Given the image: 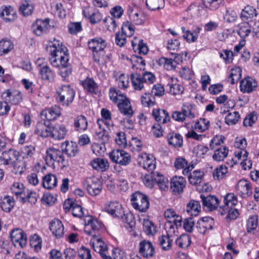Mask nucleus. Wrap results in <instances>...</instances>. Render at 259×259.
I'll list each match as a JSON object with an SVG mask.
<instances>
[{
    "label": "nucleus",
    "mask_w": 259,
    "mask_h": 259,
    "mask_svg": "<svg viewBox=\"0 0 259 259\" xmlns=\"http://www.w3.org/2000/svg\"><path fill=\"white\" fill-rule=\"evenodd\" d=\"M41 114L45 115L46 119L49 121L54 120L61 114L60 108L55 105L51 108L44 110Z\"/></svg>",
    "instance_id": "39"
},
{
    "label": "nucleus",
    "mask_w": 259,
    "mask_h": 259,
    "mask_svg": "<svg viewBox=\"0 0 259 259\" xmlns=\"http://www.w3.org/2000/svg\"><path fill=\"white\" fill-rule=\"evenodd\" d=\"M49 49L51 57L49 61L54 67L60 68L69 62V54L67 48L59 40L54 39L49 43Z\"/></svg>",
    "instance_id": "1"
},
{
    "label": "nucleus",
    "mask_w": 259,
    "mask_h": 259,
    "mask_svg": "<svg viewBox=\"0 0 259 259\" xmlns=\"http://www.w3.org/2000/svg\"><path fill=\"white\" fill-rule=\"evenodd\" d=\"M0 17L6 22L13 21L16 18V12L11 6H3L0 9Z\"/></svg>",
    "instance_id": "30"
},
{
    "label": "nucleus",
    "mask_w": 259,
    "mask_h": 259,
    "mask_svg": "<svg viewBox=\"0 0 259 259\" xmlns=\"http://www.w3.org/2000/svg\"><path fill=\"white\" fill-rule=\"evenodd\" d=\"M228 167L226 165H221L217 167L212 174L213 179L219 180L224 178L228 173Z\"/></svg>",
    "instance_id": "56"
},
{
    "label": "nucleus",
    "mask_w": 259,
    "mask_h": 259,
    "mask_svg": "<svg viewBox=\"0 0 259 259\" xmlns=\"http://www.w3.org/2000/svg\"><path fill=\"white\" fill-rule=\"evenodd\" d=\"M67 130L63 124H57L51 127L50 136L56 140L64 139L67 134Z\"/></svg>",
    "instance_id": "31"
},
{
    "label": "nucleus",
    "mask_w": 259,
    "mask_h": 259,
    "mask_svg": "<svg viewBox=\"0 0 259 259\" xmlns=\"http://www.w3.org/2000/svg\"><path fill=\"white\" fill-rule=\"evenodd\" d=\"M110 100L116 104L120 113L127 117H131L134 114V111L129 99L119 91L111 88L109 92Z\"/></svg>",
    "instance_id": "3"
},
{
    "label": "nucleus",
    "mask_w": 259,
    "mask_h": 259,
    "mask_svg": "<svg viewBox=\"0 0 259 259\" xmlns=\"http://www.w3.org/2000/svg\"><path fill=\"white\" fill-rule=\"evenodd\" d=\"M39 74L42 80L52 82L55 77V72L47 64L39 65Z\"/></svg>",
    "instance_id": "25"
},
{
    "label": "nucleus",
    "mask_w": 259,
    "mask_h": 259,
    "mask_svg": "<svg viewBox=\"0 0 259 259\" xmlns=\"http://www.w3.org/2000/svg\"><path fill=\"white\" fill-rule=\"evenodd\" d=\"M155 183L158 185L161 191H165L168 189V179L163 175L156 172V178H155Z\"/></svg>",
    "instance_id": "53"
},
{
    "label": "nucleus",
    "mask_w": 259,
    "mask_h": 259,
    "mask_svg": "<svg viewBox=\"0 0 259 259\" xmlns=\"http://www.w3.org/2000/svg\"><path fill=\"white\" fill-rule=\"evenodd\" d=\"M224 201L225 205L220 206L221 209L225 208H232L238 203V199L234 193H228L224 196Z\"/></svg>",
    "instance_id": "45"
},
{
    "label": "nucleus",
    "mask_w": 259,
    "mask_h": 259,
    "mask_svg": "<svg viewBox=\"0 0 259 259\" xmlns=\"http://www.w3.org/2000/svg\"><path fill=\"white\" fill-rule=\"evenodd\" d=\"M241 69L240 67H235L231 69V73L228 78V81L231 84H235L241 77Z\"/></svg>",
    "instance_id": "61"
},
{
    "label": "nucleus",
    "mask_w": 259,
    "mask_h": 259,
    "mask_svg": "<svg viewBox=\"0 0 259 259\" xmlns=\"http://www.w3.org/2000/svg\"><path fill=\"white\" fill-rule=\"evenodd\" d=\"M174 238L166 235H162L158 238L159 244L164 250H169L171 248Z\"/></svg>",
    "instance_id": "50"
},
{
    "label": "nucleus",
    "mask_w": 259,
    "mask_h": 259,
    "mask_svg": "<svg viewBox=\"0 0 259 259\" xmlns=\"http://www.w3.org/2000/svg\"><path fill=\"white\" fill-rule=\"evenodd\" d=\"M214 224L213 218L209 217H204L197 221L196 228L200 233L204 234L207 231L213 229Z\"/></svg>",
    "instance_id": "20"
},
{
    "label": "nucleus",
    "mask_w": 259,
    "mask_h": 259,
    "mask_svg": "<svg viewBox=\"0 0 259 259\" xmlns=\"http://www.w3.org/2000/svg\"><path fill=\"white\" fill-rule=\"evenodd\" d=\"M237 32L241 38H245L251 32V27L248 22L241 23L239 24Z\"/></svg>",
    "instance_id": "55"
},
{
    "label": "nucleus",
    "mask_w": 259,
    "mask_h": 259,
    "mask_svg": "<svg viewBox=\"0 0 259 259\" xmlns=\"http://www.w3.org/2000/svg\"><path fill=\"white\" fill-rule=\"evenodd\" d=\"M181 29L183 33L184 39L188 43L196 42L201 30L199 26L195 27L192 31L186 30L184 26H182Z\"/></svg>",
    "instance_id": "23"
},
{
    "label": "nucleus",
    "mask_w": 259,
    "mask_h": 259,
    "mask_svg": "<svg viewBox=\"0 0 259 259\" xmlns=\"http://www.w3.org/2000/svg\"><path fill=\"white\" fill-rule=\"evenodd\" d=\"M106 40L101 37H96L90 40L88 46L93 52V57L96 62L99 63L104 56V50L106 47Z\"/></svg>",
    "instance_id": "7"
},
{
    "label": "nucleus",
    "mask_w": 259,
    "mask_h": 259,
    "mask_svg": "<svg viewBox=\"0 0 259 259\" xmlns=\"http://www.w3.org/2000/svg\"><path fill=\"white\" fill-rule=\"evenodd\" d=\"M14 48V45L10 40L2 39L0 41V55L8 53Z\"/></svg>",
    "instance_id": "54"
},
{
    "label": "nucleus",
    "mask_w": 259,
    "mask_h": 259,
    "mask_svg": "<svg viewBox=\"0 0 259 259\" xmlns=\"http://www.w3.org/2000/svg\"><path fill=\"white\" fill-rule=\"evenodd\" d=\"M2 98L8 103L13 105H19L23 100L21 92L15 89L7 90L3 93Z\"/></svg>",
    "instance_id": "11"
},
{
    "label": "nucleus",
    "mask_w": 259,
    "mask_h": 259,
    "mask_svg": "<svg viewBox=\"0 0 259 259\" xmlns=\"http://www.w3.org/2000/svg\"><path fill=\"white\" fill-rule=\"evenodd\" d=\"M20 12L23 15L26 16L32 14L34 10V5H32L30 1L23 2L19 8Z\"/></svg>",
    "instance_id": "59"
},
{
    "label": "nucleus",
    "mask_w": 259,
    "mask_h": 259,
    "mask_svg": "<svg viewBox=\"0 0 259 259\" xmlns=\"http://www.w3.org/2000/svg\"><path fill=\"white\" fill-rule=\"evenodd\" d=\"M139 164L144 169L153 172L156 168V160L152 154H145L139 161Z\"/></svg>",
    "instance_id": "21"
},
{
    "label": "nucleus",
    "mask_w": 259,
    "mask_h": 259,
    "mask_svg": "<svg viewBox=\"0 0 259 259\" xmlns=\"http://www.w3.org/2000/svg\"><path fill=\"white\" fill-rule=\"evenodd\" d=\"M19 152L14 149H10L3 152L0 156V163L4 165H12L15 173L21 174L26 168L25 161L20 159Z\"/></svg>",
    "instance_id": "2"
},
{
    "label": "nucleus",
    "mask_w": 259,
    "mask_h": 259,
    "mask_svg": "<svg viewBox=\"0 0 259 259\" xmlns=\"http://www.w3.org/2000/svg\"><path fill=\"white\" fill-rule=\"evenodd\" d=\"M236 189L239 195L245 198L252 193V188L250 183L246 180H240L236 187Z\"/></svg>",
    "instance_id": "26"
},
{
    "label": "nucleus",
    "mask_w": 259,
    "mask_h": 259,
    "mask_svg": "<svg viewBox=\"0 0 259 259\" xmlns=\"http://www.w3.org/2000/svg\"><path fill=\"white\" fill-rule=\"evenodd\" d=\"M139 252L143 257L148 258L154 256L155 248L151 241L143 240L139 243Z\"/></svg>",
    "instance_id": "14"
},
{
    "label": "nucleus",
    "mask_w": 259,
    "mask_h": 259,
    "mask_svg": "<svg viewBox=\"0 0 259 259\" xmlns=\"http://www.w3.org/2000/svg\"><path fill=\"white\" fill-rule=\"evenodd\" d=\"M73 126L76 131L81 133L85 131L88 127V120L84 115L76 116L73 121Z\"/></svg>",
    "instance_id": "33"
},
{
    "label": "nucleus",
    "mask_w": 259,
    "mask_h": 259,
    "mask_svg": "<svg viewBox=\"0 0 259 259\" xmlns=\"http://www.w3.org/2000/svg\"><path fill=\"white\" fill-rule=\"evenodd\" d=\"M169 86L168 93L171 95L176 96L183 94L184 91V87L179 83H168Z\"/></svg>",
    "instance_id": "63"
},
{
    "label": "nucleus",
    "mask_w": 259,
    "mask_h": 259,
    "mask_svg": "<svg viewBox=\"0 0 259 259\" xmlns=\"http://www.w3.org/2000/svg\"><path fill=\"white\" fill-rule=\"evenodd\" d=\"M159 64L160 66H163L167 70H171L176 67L175 62L172 59L165 57H161L159 59Z\"/></svg>",
    "instance_id": "64"
},
{
    "label": "nucleus",
    "mask_w": 259,
    "mask_h": 259,
    "mask_svg": "<svg viewBox=\"0 0 259 259\" xmlns=\"http://www.w3.org/2000/svg\"><path fill=\"white\" fill-rule=\"evenodd\" d=\"M210 125L209 121L205 118H201L194 125V128L198 132H203L207 130Z\"/></svg>",
    "instance_id": "58"
},
{
    "label": "nucleus",
    "mask_w": 259,
    "mask_h": 259,
    "mask_svg": "<svg viewBox=\"0 0 259 259\" xmlns=\"http://www.w3.org/2000/svg\"><path fill=\"white\" fill-rule=\"evenodd\" d=\"M45 161L49 166L55 167L56 165H57L62 168L66 166L68 162L62 150L53 147H50L47 149Z\"/></svg>",
    "instance_id": "5"
},
{
    "label": "nucleus",
    "mask_w": 259,
    "mask_h": 259,
    "mask_svg": "<svg viewBox=\"0 0 259 259\" xmlns=\"http://www.w3.org/2000/svg\"><path fill=\"white\" fill-rule=\"evenodd\" d=\"M174 165L177 169H182L183 174L185 176L188 175L194 168L193 164H188L187 160L182 157H179L176 159Z\"/></svg>",
    "instance_id": "28"
},
{
    "label": "nucleus",
    "mask_w": 259,
    "mask_h": 259,
    "mask_svg": "<svg viewBox=\"0 0 259 259\" xmlns=\"http://www.w3.org/2000/svg\"><path fill=\"white\" fill-rule=\"evenodd\" d=\"M105 211L114 218L122 217L123 210L122 206L117 201H111L105 207Z\"/></svg>",
    "instance_id": "22"
},
{
    "label": "nucleus",
    "mask_w": 259,
    "mask_h": 259,
    "mask_svg": "<svg viewBox=\"0 0 259 259\" xmlns=\"http://www.w3.org/2000/svg\"><path fill=\"white\" fill-rule=\"evenodd\" d=\"M49 22V18L36 20L32 26L34 33L37 36H41L48 33L51 28Z\"/></svg>",
    "instance_id": "15"
},
{
    "label": "nucleus",
    "mask_w": 259,
    "mask_h": 259,
    "mask_svg": "<svg viewBox=\"0 0 259 259\" xmlns=\"http://www.w3.org/2000/svg\"><path fill=\"white\" fill-rule=\"evenodd\" d=\"M186 184V181L185 178L176 176L171 180L170 188L174 193L180 194L183 191Z\"/></svg>",
    "instance_id": "29"
},
{
    "label": "nucleus",
    "mask_w": 259,
    "mask_h": 259,
    "mask_svg": "<svg viewBox=\"0 0 259 259\" xmlns=\"http://www.w3.org/2000/svg\"><path fill=\"white\" fill-rule=\"evenodd\" d=\"M84 185L88 193L92 196L99 195L102 189L101 182L96 178H89L86 179Z\"/></svg>",
    "instance_id": "13"
},
{
    "label": "nucleus",
    "mask_w": 259,
    "mask_h": 259,
    "mask_svg": "<svg viewBox=\"0 0 259 259\" xmlns=\"http://www.w3.org/2000/svg\"><path fill=\"white\" fill-rule=\"evenodd\" d=\"M110 160L120 165L126 166L131 162V156L130 153L121 149H114L109 153Z\"/></svg>",
    "instance_id": "10"
},
{
    "label": "nucleus",
    "mask_w": 259,
    "mask_h": 259,
    "mask_svg": "<svg viewBox=\"0 0 259 259\" xmlns=\"http://www.w3.org/2000/svg\"><path fill=\"white\" fill-rule=\"evenodd\" d=\"M133 49L135 52L139 54L146 55L148 52V48L147 44L144 42L143 40L135 38L132 41Z\"/></svg>",
    "instance_id": "40"
},
{
    "label": "nucleus",
    "mask_w": 259,
    "mask_h": 259,
    "mask_svg": "<svg viewBox=\"0 0 259 259\" xmlns=\"http://www.w3.org/2000/svg\"><path fill=\"white\" fill-rule=\"evenodd\" d=\"M50 229L56 238H60L63 237L64 227L62 222L59 219H54L50 222Z\"/></svg>",
    "instance_id": "27"
},
{
    "label": "nucleus",
    "mask_w": 259,
    "mask_h": 259,
    "mask_svg": "<svg viewBox=\"0 0 259 259\" xmlns=\"http://www.w3.org/2000/svg\"><path fill=\"white\" fill-rule=\"evenodd\" d=\"M81 84L88 92L95 95L97 94L99 87L93 78L87 77L84 80L81 81Z\"/></svg>",
    "instance_id": "35"
},
{
    "label": "nucleus",
    "mask_w": 259,
    "mask_h": 259,
    "mask_svg": "<svg viewBox=\"0 0 259 259\" xmlns=\"http://www.w3.org/2000/svg\"><path fill=\"white\" fill-rule=\"evenodd\" d=\"M57 179L56 176L52 174H48L45 176L42 179L44 188L51 190L57 186Z\"/></svg>",
    "instance_id": "42"
},
{
    "label": "nucleus",
    "mask_w": 259,
    "mask_h": 259,
    "mask_svg": "<svg viewBox=\"0 0 259 259\" xmlns=\"http://www.w3.org/2000/svg\"><path fill=\"white\" fill-rule=\"evenodd\" d=\"M61 149L63 153H65L69 157H74L79 153V149L77 144L72 141H67L62 143Z\"/></svg>",
    "instance_id": "24"
},
{
    "label": "nucleus",
    "mask_w": 259,
    "mask_h": 259,
    "mask_svg": "<svg viewBox=\"0 0 259 259\" xmlns=\"http://www.w3.org/2000/svg\"><path fill=\"white\" fill-rule=\"evenodd\" d=\"M131 202L133 207L140 212H145L149 208L148 197L140 192H136L132 195Z\"/></svg>",
    "instance_id": "8"
},
{
    "label": "nucleus",
    "mask_w": 259,
    "mask_h": 259,
    "mask_svg": "<svg viewBox=\"0 0 259 259\" xmlns=\"http://www.w3.org/2000/svg\"><path fill=\"white\" fill-rule=\"evenodd\" d=\"M186 211L191 216L196 217L201 211V205L198 201L191 200L187 204Z\"/></svg>",
    "instance_id": "41"
},
{
    "label": "nucleus",
    "mask_w": 259,
    "mask_h": 259,
    "mask_svg": "<svg viewBox=\"0 0 259 259\" xmlns=\"http://www.w3.org/2000/svg\"><path fill=\"white\" fill-rule=\"evenodd\" d=\"M152 114L155 120L159 123L165 124L170 120L169 114L165 110L159 108L154 109Z\"/></svg>",
    "instance_id": "32"
},
{
    "label": "nucleus",
    "mask_w": 259,
    "mask_h": 259,
    "mask_svg": "<svg viewBox=\"0 0 259 259\" xmlns=\"http://www.w3.org/2000/svg\"><path fill=\"white\" fill-rule=\"evenodd\" d=\"M239 87L242 93L249 94L256 90L257 87V82L252 77H247L241 80Z\"/></svg>",
    "instance_id": "19"
},
{
    "label": "nucleus",
    "mask_w": 259,
    "mask_h": 259,
    "mask_svg": "<svg viewBox=\"0 0 259 259\" xmlns=\"http://www.w3.org/2000/svg\"><path fill=\"white\" fill-rule=\"evenodd\" d=\"M127 13L131 21L136 25L143 24L146 20V15L137 8H130Z\"/></svg>",
    "instance_id": "18"
},
{
    "label": "nucleus",
    "mask_w": 259,
    "mask_h": 259,
    "mask_svg": "<svg viewBox=\"0 0 259 259\" xmlns=\"http://www.w3.org/2000/svg\"><path fill=\"white\" fill-rule=\"evenodd\" d=\"M14 203V200L12 197L6 195L2 198L0 206L4 211L9 212L13 207Z\"/></svg>",
    "instance_id": "44"
},
{
    "label": "nucleus",
    "mask_w": 259,
    "mask_h": 259,
    "mask_svg": "<svg viewBox=\"0 0 259 259\" xmlns=\"http://www.w3.org/2000/svg\"><path fill=\"white\" fill-rule=\"evenodd\" d=\"M229 150L226 147H220L214 150L212 158L217 161H223L228 154Z\"/></svg>",
    "instance_id": "49"
},
{
    "label": "nucleus",
    "mask_w": 259,
    "mask_h": 259,
    "mask_svg": "<svg viewBox=\"0 0 259 259\" xmlns=\"http://www.w3.org/2000/svg\"><path fill=\"white\" fill-rule=\"evenodd\" d=\"M75 94V90L70 85H62L56 91L57 100L63 106H68L72 103Z\"/></svg>",
    "instance_id": "6"
},
{
    "label": "nucleus",
    "mask_w": 259,
    "mask_h": 259,
    "mask_svg": "<svg viewBox=\"0 0 259 259\" xmlns=\"http://www.w3.org/2000/svg\"><path fill=\"white\" fill-rule=\"evenodd\" d=\"M155 178H156V172H150L142 177V181L147 187L152 188L155 183Z\"/></svg>",
    "instance_id": "57"
},
{
    "label": "nucleus",
    "mask_w": 259,
    "mask_h": 259,
    "mask_svg": "<svg viewBox=\"0 0 259 259\" xmlns=\"http://www.w3.org/2000/svg\"><path fill=\"white\" fill-rule=\"evenodd\" d=\"M185 118L192 119L195 117V112L194 106L189 103H184L182 107Z\"/></svg>",
    "instance_id": "52"
},
{
    "label": "nucleus",
    "mask_w": 259,
    "mask_h": 259,
    "mask_svg": "<svg viewBox=\"0 0 259 259\" xmlns=\"http://www.w3.org/2000/svg\"><path fill=\"white\" fill-rule=\"evenodd\" d=\"M191 243V237L187 234H182L176 240V244L180 248H186Z\"/></svg>",
    "instance_id": "51"
},
{
    "label": "nucleus",
    "mask_w": 259,
    "mask_h": 259,
    "mask_svg": "<svg viewBox=\"0 0 259 259\" xmlns=\"http://www.w3.org/2000/svg\"><path fill=\"white\" fill-rule=\"evenodd\" d=\"M143 69V71L142 73L136 72L130 75L132 86L137 91L145 89L149 84L153 83L156 80V77L153 73L144 71V68Z\"/></svg>",
    "instance_id": "4"
},
{
    "label": "nucleus",
    "mask_w": 259,
    "mask_h": 259,
    "mask_svg": "<svg viewBox=\"0 0 259 259\" xmlns=\"http://www.w3.org/2000/svg\"><path fill=\"white\" fill-rule=\"evenodd\" d=\"M190 183L193 185H197L200 184L203 179L204 174L203 171L196 170L193 172L187 175Z\"/></svg>",
    "instance_id": "43"
},
{
    "label": "nucleus",
    "mask_w": 259,
    "mask_h": 259,
    "mask_svg": "<svg viewBox=\"0 0 259 259\" xmlns=\"http://www.w3.org/2000/svg\"><path fill=\"white\" fill-rule=\"evenodd\" d=\"M202 2L205 8L211 11H215L225 4L224 0H202Z\"/></svg>",
    "instance_id": "47"
},
{
    "label": "nucleus",
    "mask_w": 259,
    "mask_h": 259,
    "mask_svg": "<svg viewBox=\"0 0 259 259\" xmlns=\"http://www.w3.org/2000/svg\"><path fill=\"white\" fill-rule=\"evenodd\" d=\"M104 230L103 223L96 218L90 217L87 221L84 226V232L93 237H97Z\"/></svg>",
    "instance_id": "9"
},
{
    "label": "nucleus",
    "mask_w": 259,
    "mask_h": 259,
    "mask_svg": "<svg viewBox=\"0 0 259 259\" xmlns=\"http://www.w3.org/2000/svg\"><path fill=\"white\" fill-rule=\"evenodd\" d=\"M11 237L15 246L24 247L27 243V237L24 232L20 229H15L11 232Z\"/></svg>",
    "instance_id": "16"
},
{
    "label": "nucleus",
    "mask_w": 259,
    "mask_h": 259,
    "mask_svg": "<svg viewBox=\"0 0 259 259\" xmlns=\"http://www.w3.org/2000/svg\"><path fill=\"white\" fill-rule=\"evenodd\" d=\"M182 223L181 217H177L172 222L168 221L165 224L166 236L174 238L179 234L178 228L181 227Z\"/></svg>",
    "instance_id": "12"
},
{
    "label": "nucleus",
    "mask_w": 259,
    "mask_h": 259,
    "mask_svg": "<svg viewBox=\"0 0 259 259\" xmlns=\"http://www.w3.org/2000/svg\"><path fill=\"white\" fill-rule=\"evenodd\" d=\"M257 16L256 10L252 7L247 6L242 10L241 13V18L243 20H247Z\"/></svg>",
    "instance_id": "48"
},
{
    "label": "nucleus",
    "mask_w": 259,
    "mask_h": 259,
    "mask_svg": "<svg viewBox=\"0 0 259 259\" xmlns=\"http://www.w3.org/2000/svg\"><path fill=\"white\" fill-rule=\"evenodd\" d=\"M147 8L151 11H157L164 7V0H146Z\"/></svg>",
    "instance_id": "46"
},
{
    "label": "nucleus",
    "mask_w": 259,
    "mask_h": 259,
    "mask_svg": "<svg viewBox=\"0 0 259 259\" xmlns=\"http://www.w3.org/2000/svg\"><path fill=\"white\" fill-rule=\"evenodd\" d=\"M90 244L94 250L99 252L100 254L101 253L107 252L108 247L107 244L100 238H98L97 237H93L90 241Z\"/></svg>",
    "instance_id": "38"
},
{
    "label": "nucleus",
    "mask_w": 259,
    "mask_h": 259,
    "mask_svg": "<svg viewBox=\"0 0 259 259\" xmlns=\"http://www.w3.org/2000/svg\"><path fill=\"white\" fill-rule=\"evenodd\" d=\"M143 230L147 235H153L156 233V228L153 223L148 220L143 221Z\"/></svg>",
    "instance_id": "62"
},
{
    "label": "nucleus",
    "mask_w": 259,
    "mask_h": 259,
    "mask_svg": "<svg viewBox=\"0 0 259 259\" xmlns=\"http://www.w3.org/2000/svg\"><path fill=\"white\" fill-rule=\"evenodd\" d=\"M200 198L202 200L203 207L207 210L213 211L218 207L220 201L215 196L211 195L205 196L203 194H201L200 195Z\"/></svg>",
    "instance_id": "17"
},
{
    "label": "nucleus",
    "mask_w": 259,
    "mask_h": 259,
    "mask_svg": "<svg viewBox=\"0 0 259 259\" xmlns=\"http://www.w3.org/2000/svg\"><path fill=\"white\" fill-rule=\"evenodd\" d=\"M90 165L93 169L101 172L106 171L109 167L108 160L101 158H95L91 162Z\"/></svg>",
    "instance_id": "36"
},
{
    "label": "nucleus",
    "mask_w": 259,
    "mask_h": 259,
    "mask_svg": "<svg viewBox=\"0 0 259 259\" xmlns=\"http://www.w3.org/2000/svg\"><path fill=\"white\" fill-rule=\"evenodd\" d=\"M168 144L175 148H180L183 146V139L179 133L171 132L166 136Z\"/></svg>",
    "instance_id": "34"
},
{
    "label": "nucleus",
    "mask_w": 259,
    "mask_h": 259,
    "mask_svg": "<svg viewBox=\"0 0 259 259\" xmlns=\"http://www.w3.org/2000/svg\"><path fill=\"white\" fill-rule=\"evenodd\" d=\"M51 126H49L45 122H38L36 125L34 133L42 138L51 136Z\"/></svg>",
    "instance_id": "37"
},
{
    "label": "nucleus",
    "mask_w": 259,
    "mask_h": 259,
    "mask_svg": "<svg viewBox=\"0 0 259 259\" xmlns=\"http://www.w3.org/2000/svg\"><path fill=\"white\" fill-rule=\"evenodd\" d=\"M23 158H31L35 153V148L32 145H25L21 148Z\"/></svg>",
    "instance_id": "60"
}]
</instances>
